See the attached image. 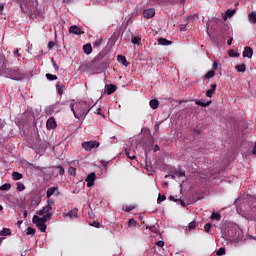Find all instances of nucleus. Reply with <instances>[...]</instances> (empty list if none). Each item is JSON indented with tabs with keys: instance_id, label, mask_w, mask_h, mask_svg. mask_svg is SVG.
<instances>
[{
	"instance_id": "1",
	"label": "nucleus",
	"mask_w": 256,
	"mask_h": 256,
	"mask_svg": "<svg viewBox=\"0 0 256 256\" xmlns=\"http://www.w3.org/2000/svg\"><path fill=\"white\" fill-rule=\"evenodd\" d=\"M71 111H73L76 119H85L89 114V111H91V104L87 101H80L71 105Z\"/></svg>"
},
{
	"instance_id": "2",
	"label": "nucleus",
	"mask_w": 256,
	"mask_h": 256,
	"mask_svg": "<svg viewBox=\"0 0 256 256\" xmlns=\"http://www.w3.org/2000/svg\"><path fill=\"white\" fill-rule=\"evenodd\" d=\"M99 141L91 140L88 142H83L82 143V149H85V151H93V149H99Z\"/></svg>"
},
{
	"instance_id": "3",
	"label": "nucleus",
	"mask_w": 256,
	"mask_h": 256,
	"mask_svg": "<svg viewBox=\"0 0 256 256\" xmlns=\"http://www.w3.org/2000/svg\"><path fill=\"white\" fill-rule=\"evenodd\" d=\"M8 75H10L11 78L15 79L16 81L23 79V73H21L19 68H10L8 70Z\"/></svg>"
},
{
	"instance_id": "4",
	"label": "nucleus",
	"mask_w": 256,
	"mask_h": 256,
	"mask_svg": "<svg viewBox=\"0 0 256 256\" xmlns=\"http://www.w3.org/2000/svg\"><path fill=\"white\" fill-rule=\"evenodd\" d=\"M239 233L240 231L238 227L229 228L227 231L229 239H232L233 241H237V239H239Z\"/></svg>"
},
{
	"instance_id": "5",
	"label": "nucleus",
	"mask_w": 256,
	"mask_h": 256,
	"mask_svg": "<svg viewBox=\"0 0 256 256\" xmlns=\"http://www.w3.org/2000/svg\"><path fill=\"white\" fill-rule=\"evenodd\" d=\"M96 179H97V175L95 174V172H91L90 174H88L85 180L87 183V187H93V185H95Z\"/></svg>"
},
{
	"instance_id": "6",
	"label": "nucleus",
	"mask_w": 256,
	"mask_h": 256,
	"mask_svg": "<svg viewBox=\"0 0 256 256\" xmlns=\"http://www.w3.org/2000/svg\"><path fill=\"white\" fill-rule=\"evenodd\" d=\"M69 33H71L72 35H83L85 32L81 27L73 25L69 27Z\"/></svg>"
},
{
	"instance_id": "7",
	"label": "nucleus",
	"mask_w": 256,
	"mask_h": 256,
	"mask_svg": "<svg viewBox=\"0 0 256 256\" xmlns=\"http://www.w3.org/2000/svg\"><path fill=\"white\" fill-rule=\"evenodd\" d=\"M59 196V188L58 187H51L48 188L47 192H46V197L47 199H50L51 196Z\"/></svg>"
},
{
	"instance_id": "8",
	"label": "nucleus",
	"mask_w": 256,
	"mask_h": 256,
	"mask_svg": "<svg viewBox=\"0 0 256 256\" xmlns=\"http://www.w3.org/2000/svg\"><path fill=\"white\" fill-rule=\"evenodd\" d=\"M143 17H145V19H153V17H155L154 8H148V9L144 10Z\"/></svg>"
},
{
	"instance_id": "9",
	"label": "nucleus",
	"mask_w": 256,
	"mask_h": 256,
	"mask_svg": "<svg viewBox=\"0 0 256 256\" xmlns=\"http://www.w3.org/2000/svg\"><path fill=\"white\" fill-rule=\"evenodd\" d=\"M46 127L49 131H51V129H55L57 127V122L55 121V118H49L46 122Z\"/></svg>"
},
{
	"instance_id": "10",
	"label": "nucleus",
	"mask_w": 256,
	"mask_h": 256,
	"mask_svg": "<svg viewBox=\"0 0 256 256\" xmlns=\"http://www.w3.org/2000/svg\"><path fill=\"white\" fill-rule=\"evenodd\" d=\"M77 213H79V209L73 208L68 213L64 214V217H69L70 219H77Z\"/></svg>"
},
{
	"instance_id": "11",
	"label": "nucleus",
	"mask_w": 256,
	"mask_h": 256,
	"mask_svg": "<svg viewBox=\"0 0 256 256\" xmlns=\"http://www.w3.org/2000/svg\"><path fill=\"white\" fill-rule=\"evenodd\" d=\"M243 57H247L248 59H251V57H253V48L246 46L243 51Z\"/></svg>"
},
{
	"instance_id": "12",
	"label": "nucleus",
	"mask_w": 256,
	"mask_h": 256,
	"mask_svg": "<svg viewBox=\"0 0 256 256\" xmlns=\"http://www.w3.org/2000/svg\"><path fill=\"white\" fill-rule=\"evenodd\" d=\"M117 91V86L115 84H109L106 86L107 95H113Z\"/></svg>"
},
{
	"instance_id": "13",
	"label": "nucleus",
	"mask_w": 256,
	"mask_h": 256,
	"mask_svg": "<svg viewBox=\"0 0 256 256\" xmlns=\"http://www.w3.org/2000/svg\"><path fill=\"white\" fill-rule=\"evenodd\" d=\"M47 222V218L45 216L43 217H39L37 215H34L32 218V223H46Z\"/></svg>"
},
{
	"instance_id": "14",
	"label": "nucleus",
	"mask_w": 256,
	"mask_h": 256,
	"mask_svg": "<svg viewBox=\"0 0 256 256\" xmlns=\"http://www.w3.org/2000/svg\"><path fill=\"white\" fill-rule=\"evenodd\" d=\"M34 225H36L37 229L41 231L42 233H45L47 231V224L42 222H33Z\"/></svg>"
},
{
	"instance_id": "15",
	"label": "nucleus",
	"mask_w": 256,
	"mask_h": 256,
	"mask_svg": "<svg viewBox=\"0 0 256 256\" xmlns=\"http://www.w3.org/2000/svg\"><path fill=\"white\" fill-rule=\"evenodd\" d=\"M83 51H84V53H85L86 55H91V53H93V46H91L90 43L85 44V45L83 46Z\"/></svg>"
},
{
	"instance_id": "16",
	"label": "nucleus",
	"mask_w": 256,
	"mask_h": 256,
	"mask_svg": "<svg viewBox=\"0 0 256 256\" xmlns=\"http://www.w3.org/2000/svg\"><path fill=\"white\" fill-rule=\"evenodd\" d=\"M238 73H245L247 71V66L245 64H238L235 66Z\"/></svg>"
},
{
	"instance_id": "17",
	"label": "nucleus",
	"mask_w": 256,
	"mask_h": 256,
	"mask_svg": "<svg viewBox=\"0 0 256 256\" xmlns=\"http://www.w3.org/2000/svg\"><path fill=\"white\" fill-rule=\"evenodd\" d=\"M172 44H173V42L167 40L166 38H160V39H158V45L169 46V45H172Z\"/></svg>"
},
{
	"instance_id": "18",
	"label": "nucleus",
	"mask_w": 256,
	"mask_h": 256,
	"mask_svg": "<svg viewBox=\"0 0 256 256\" xmlns=\"http://www.w3.org/2000/svg\"><path fill=\"white\" fill-rule=\"evenodd\" d=\"M117 59L119 63H122V65H124V67H127V65H129V63H127V58L125 56L118 55Z\"/></svg>"
},
{
	"instance_id": "19",
	"label": "nucleus",
	"mask_w": 256,
	"mask_h": 256,
	"mask_svg": "<svg viewBox=\"0 0 256 256\" xmlns=\"http://www.w3.org/2000/svg\"><path fill=\"white\" fill-rule=\"evenodd\" d=\"M150 107H151V109H158L159 108V100H157V99L150 100Z\"/></svg>"
},
{
	"instance_id": "20",
	"label": "nucleus",
	"mask_w": 256,
	"mask_h": 256,
	"mask_svg": "<svg viewBox=\"0 0 256 256\" xmlns=\"http://www.w3.org/2000/svg\"><path fill=\"white\" fill-rule=\"evenodd\" d=\"M7 235H11V229L9 228H3L0 231V237H7Z\"/></svg>"
},
{
	"instance_id": "21",
	"label": "nucleus",
	"mask_w": 256,
	"mask_h": 256,
	"mask_svg": "<svg viewBox=\"0 0 256 256\" xmlns=\"http://www.w3.org/2000/svg\"><path fill=\"white\" fill-rule=\"evenodd\" d=\"M12 179L14 181H19V180L23 179V174H21L19 172H13L12 173Z\"/></svg>"
},
{
	"instance_id": "22",
	"label": "nucleus",
	"mask_w": 256,
	"mask_h": 256,
	"mask_svg": "<svg viewBox=\"0 0 256 256\" xmlns=\"http://www.w3.org/2000/svg\"><path fill=\"white\" fill-rule=\"evenodd\" d=\"M196 105H199V107H209V105H211V101L203 102L201 100H197Z\"/></svg>"
},
{
	"instance_id": "23",
	"label": "nucleus",
	"mask_w": 256,
	"mask_h": 256,
	"mask_svg": "<svg viewBox=\"0 0 256 256\" xmlns=\"http://www.w3.org/2000/svg\"><path fill=\"white\" fill-rule=\"evenodd\" d=\"M125 155L126 157H128V159H131V161L137 159V157L135 156V154H131V152H129V149H125Z\"/></svg>"
},
{
	"instance_id": "24",
	"label": "nucleus",
	"mask_w": 256,
	"mask_h": 256,
	"mask_svg": "<svg viewBox=\"0 0 256 256\" xmlns=\"http://www.w3.org/2000/svg\"><path fill=\"white\" fill-rule=\"evenodd\" d=\"M211 219L214 221H221V214L217 212H213L211 215Z\"/></svg>"
},
{
	"instance_id": "25",
	"label": "nucleus",
	"mask_w": 256,
	"mask_h": 256,
	"mask_svg": "<svg viewBox=\"0 0 256 256\" xmlns=\"http://www.w3.org/2000/svg\"><path fill=\"white\" fill-rule=\"evenodd\" d=\"M250 23H256V13L251 12L248 16Z\"/></svg>"
},
{
	"instance_id": "26",
	"label": "nucleus",
	"mask_w": 256,
	"mask_h": 256,
	"mask_svg": "<svg viewBox=\"0 0 256 256\" xmlns=\"http://www.w3.org/2000/svg\"><path fill=\"white\" fill-rule=\"evenodd\" d=\"M9 189H11L10 183H5L2 186H0V191H9Z\"/></svg>"
},
{
	"instance_id": "27",
	"label": "nucleus",
	"mask_w": 256,
	"mask_h": 256,
	"mask_svg": "<svg viewBox=\"0 0 256 256\" xmlns=\"http://www.w3.org/2000/svg\"><path fill=\"white\" fill-rule=\"evenodd\" d=\"M37 230H35V228L33 227H28L27 231H26V235H35Z\"/></svg>"
},
{
	"instance_id": "28",
	"label": "nucleus",
	"mask_w": 256,
	"mask_h": 256,
	"mask_svg": "<svg viewBox=\"0 0 256 256\" xmlns=\"http://www.w3.org/2000/svg\"><path fill=\"white\" fill-rule=\"evenodd\" d=\"M123 211H125L126 213H129L130 211H133V209H135V206H129V205H125L123 206Z\"/></svg>"
},
{
	"instance_id": "29",
	"label": "nucleus",
	"mask_w": 256,
	"mask_h": 256,
	"mask_svg": "<svg viewBox=\"0 0 256 256\" xmlns=\"http://www.w3.org/2000/svg\"><path fill=\"white\" fill-rule=\"evenodd\" d=\"M46 78L48 79V81H57V75H53V74H46Z\"/></svg>"
},
{
	"instance_id": "30",
	"label": "nucleus",
	"mask_w": 256,
	"mask_h": 256,
	"mask_svg": "<svg viewBox=\"0 0 256 256\" xmlns=\"http://www.w3.org/2000/svg\"><path fill=\"white\" fill-rule=\"evenodd\" d=\"M56 89H57V92H58L59 95H63V89H64L63 85L56 84Z\"/></svg>"
},
{
	"instance_id": "31",
	"label": "nucleus",
	"mask_w": 256,
	"mask_h": 256,
	"mask_svg": "<svg viewBox=\"0 0 256 256\" xmlns=\"http://www.w3.org/2000/svg\"><path fill=\"white\" fill-rule=\"evenodd\" d=\"M17 191H25V184L21 182H17Z\"/></svg>"
},
{
	"instance_id": "32",
	"label": "nucleus",
	"mask_w": 256,
	"mask_h": 256,
	"mask_svg": "<svg viewBox=\"0 0 256 256\" xmlns=\"http://www.w3.org/2000/svg\"><path fill=\"white\" fill-rule=\"evenodd\" d=\"M131 43H133V45H139V43H141V38L132 37Z\"/></svg>"
},
{
	"instance_id": "33",
	"label": "nucleus",
	"mask_w": 256,
	"mask_h": 256,
	"mask_svg": "<svg viewBox=\"0 0 256 256\" xmlns=\"http://www.w3.org/2000/svg\"><path fill=\"white\" fill-rule=\"evenodd\" d=\"M197 227V223L195 221H192L188 224V228L190 231H193Z\"/></svg>"
},
{
	"instance_id": "34",
	"label": "nucleus",
	"mask_w": 256,
	"mask_h": 256,
	"mask_svg": "<svg viewBox=\"0 0 256 256\" xmlns=\"http://www.w3.org/2000/svg\"><path fill=\"white\" fill-rule=\"evenodd\" d=\"M128 226H130V227H137V221H135V219L131 218L128 221Z\"/></svg>"
},
{
	"instance_id": "35",
	"label": "nucleus",
	"mask_w": 256,
	"mask_h": 256,
	"mask_svg": "<svg viewBox=\"0 0 256 256\" xmlns=\"http://www.w3.org/2000/svg\"><path fill=\"white\" fill-rule=\"evenodd\" d=\"M206 79H211L213 77H215V72L213 70H210L206 75H205Z\"/></svg>"
},
{
	"instance_id": "36",
	"label": "nucleus",
	"mask_w": 256,
	"mask_h": 256,
	"mask_svg": "<svg viewBox=\"0 0 256 256\" xmlns=\"http://www.w3.org/2000/svg\"><path fill=\"white\" fill-rule=\"evenodd\" d=\"M225 248H223V247H221V248H219L218 249V251L216 252V255H218V256H223V255H225Z\"/></svg>"
},
{
	"instance_id": "37",
	"label": "nucleus",
	"mask_w": 256,
	"mask_h": 256,
	"mask_svg": "<svg viewBox=\"0 0 256 256\" xmlns=\"http://www.w3.org/2000/svg\"><path fill=\"white\" fill-rule=\"evenodd\" d=\"M146 229H150V231H152V233H159V229H157L156 226H147Z\"/></svg>"
},
{
	"instance_id": "38",
	"label": "nucleus",
	"mask_w": 256,
	"mask_h": 256,
	"mask_svg": "<svg viewBox=\"0 0 256 256\" xmlns=\"http://www.w3.org/2000/svg\"><path fill=\"white\" fill-rule=\"evenodd\" d=\"M68 173L69 175H75L77 173V169L75 167H69Z\"/></svg>"
},
{
	"instance_id": "39",
	"label": "nucleus",
	"mask_w": 256,
	"mask_h": 256,
	"mask_svg": "<svg viewBox=\"0 0 256 256\" xmlns=\"http://www.w3.org/2000/svg\"><path fill=\"white\" fill-rule=\"evenodd\" d=\"M57 169H58L59 175L61 176L65 175V169L63 168V166H57Z\"/></svg>"
},
{
	"instance_id": "40",
	"label": "nucleus",
	"mask_w": 256,
	"mask_h": 256,
	"mask_svg": "<svg viewBox=\"0 0 256 256\" xmlns=\"http://www.w3.org/2000/svg\"><path fill=\"white\" fill-rule=\"evenodd\" d=\"M226 13H227L228 17H233V15H235V13H237V11L236 10L228 9L226 11Z\"/></svg>"
},
{
	"instance_id": "41",
	"label": "nucleus",
	"mask_w": 256,
	"mask_h": 256,
	"mask_svg": "<svg viewBox=\"0 0 256 256\" xmlns=\"http://www.w3.org/2000/svg\"><path fill=\"white\" fill-rule=\"evenodd\" d=\"M44 213H51V210L53 209V206H45L42 208Z\"/></svg>"
},
{
	"instance_id": "42",
	"label": "nucleus",
	"mask_w": 256,
	"mask_h": 256,
	"mask_svg": "<svg viewBox=\"0 0 256 256\" xmlns=\"http://www.w3.org/2000/svg\"><path fill=\"white\" fill-rule=\"evenodd\" d=\"M165 199H167V197H165V195L159 194L157 202L158 203H162V201H165Z\"/></svg>"
},
{
	"instance_id": "43",
	"label": "nucleus",
	"mask_w": 256,
	"mask_h": 256,
	"mask_svg": "<svg viewBox=\"0 0 256 256\" xmlns=\"http://www.w3.org/2000/svg\"><path fill=\"white\" fill-rule=\"evenodd\" d=\"M229 56H230V57H239V53H237V52H235V51H233V50H230V51H229Z\"/></svg>"
},
{
	"instance_id": "44",
	"label": "nucleus",
	"mask_w": 256,
	"mask_h": 256,
	"mask_svg": "<svg viewBox=\"0 0 256 256\" xmlns=\"http://www.w3.org/2000/svg\"><path fill=\"white\" fill-rule=\"evenodd\" d=\"M204 229H205V232H206V233H209V231H211V224H210V223L206 224V225L204 226Z\"/></svg>"
},
{
	"instance_id": "45",
	"label": "nucleus",
	"mask_w": 256,
	"mask_h": 256,
	"mask_svg": "<svg viewBox=\"0 0 256 256\" xmlns=\"http://www.w3.org/2000/svg\"><path fill=\"white\" fill-rule=\"evenodd\" d=\"M52 205H55V201L53 199H48L47 200V206L52 207Z\"/></svg>"
},
{
	"instance_id": "46",
	"label": "nucleus",
	"mask_w": 256,
	"mask_h": 256,
	"mask_svg": "<svg viewBox=\"0 0 256 256\" xmlns=\"http://www.w3.org/2000/svg\"><path fill=\"white\" fill-rule=\"evenodd\" d=\"M215 92H212V90L211 89H209V90H207L206 91V97H213V94H214Z\"/></svg>"
},
{
	"instance_id": "47",
	"label": "nucleus",
	"mask_w": 256,
	"mask_h": 256,
	"mask_svg": "<svg viewBox=\"0 0 256 256\" xmlns=\"http://www.w3.org/2000/svg\"><path fill=\"white\" fill-rule=\"evenodd\" d=\"M44 217L46 218L47 221H49V219H51V217H53V212L46 213V215H44Z\"/></svg>"
},
{
	"instance_id": "48",
	"label": "nucleus",
	"mask_w": 256,
	"mask_h": 256,
	"mask_svg": "<svg viewBox=\"0 0 256 256\" xmlns=\"http://www.w3.org/2000/svg\"><path fill=\"white\" fill-rule=\"evenodd\" d=\"M176 177H185V173L183 171H178L175 173Z\"/></svg>"
},
{
	"instance_id": "49",
	"label": "nucleus",
	"mask_w": 256,
	"mask_h": 256,
	"mask_svg": "<svg viewBox=\"0 0 256 256\" xmlns=\"http://www.w3.org/2000/svg\"><path fill=\"white\" fill-rule=\"evenodd\" d=\"M53 47H55V42H53V41H50L49 43H48V49H53Z\"/></svg>"
},
{
	"instance_id": "50",
	"label": "nucleus",
	"mask_w": 256,
	"mask_h": 256,
	"mask_svg": "<svg viewBox=\"0 0 256 256\" xmlns=\"http://www.w3.org/2000/svg\"><path fill=\"white\" fill-rule=\"evenodd\" d=\"M217 89V84H211L210 91L215 93V90Z\"/></svg>"
},
{
	"instance_id": "51",
	"label": "nucleus",
	"mask_w": 256,
	"mask_h": 256,
	"mask_svg": "<svg viewBox=\"0 0 256 256\" xmlns=\"http://www.w3.org/2000/svg\"><path fill=\"white\" fill-rule=\"evenodd\" d=\"M157 246L158 247H164L165 246V242L160 240V241L157 242Z\"/></svg>"
},
{
	"instance_id": "52",
	"label": "nucleus",
	"mask_w": 256,
	"mask_h": 256,
	"mask_svg": "<svg viewBox=\"0 0 256 256\" xmlns=\"http://www.w3.org/2000/svg\"><path fill=\"white\" fill-rule=\"evenodd\" d=\"M180 31H187V25L185 24L180 25Z\"/></svg>"
},
{
	"instance_id": "53",
	"label": "nucleus",
	"mask_w": 256,
	"mask_h": 256,
	"mask_svg": "<svg viewBox=\"0 0 256 256\" xmlns=\"http://www.w3.org/2000/svg\"><path fill=\"white\" fill-rule=\"evenodd\" d=\"M92 227H96V229H99V227H101V224L99 222H94L92 224Z\"/></svg>"
},
{
	"instance_id": "54",
	"label": "nucleus",
	"mask_w": 256,
	"mask_h": 256,
	"mask_svg": "<svg viewBox=\"0 0 256 256\" xmlns=\"http://www.w3.org/2000/svg\"><path fill=\"white\" fill-rule=\"evenodd\" d=\"M212 71H217V62H214L212 65Z\"/></svg>"
},
{
	"instance_id": "55",
	"label": "nucleus",
	"mask_w": 256,
	"mask_h": 256,
	"mask_svg": "<svg viewBox=\"0 0 256 256\" xmlns=\"http://www.w3.org/2000/svg\"><path fill=\"white\" fill-rule=\"evenodd\" d=\"M101 41L102 40L100 39V40L94 42V47H99V45H101Z\"/></svg>"
},
{
	"instance_id": "56",
	"label": "nucleus",
	"mask_w": 256,
	"mask_h": 256,
	"mask_svg": "<svg viewBox=\"0 0 256 256\" xmlns=\"http://www.w3.org/2000/svg\"><path fill=\"white\" fill-rule=\"evenodd\" d=\"M36 213H37V215H40V216L45 215V211H43V209H42V210L37 211Z\"/></svg>"
},
{
	"instance_id": "57",
	"label": "nucleus",
	"mask_w": 256,
	"mask_h": 256,
	"mask_svg": "<svg viewBox=\"0 0 256 256\" xmlns=\"http://www.w3.org/2000/svg\"><path fill=\"white\" fill-rule=\"evenodd\" d=\"M53 67L56 71H59V66L57 65V63L53 62Z\"/></svg>"
},
{
	"instance_id": "58",
	"label": "nucleus",
	"mask_w": 256,
	"mask_h": 256,
	"mask_svg": "<svg viewBox=\"0 0 256 256\" xmlns=\"http://www.w3.org/2000/svg\"><path fill=\"white\" fill-rule=\"evenodd\" d=\"M14 55H15L16 57H21V54H19V50H15V51H14Z\"/></svg>"
},
{
	"instance_id": "59",
	"label": "nucleus",
	"mask_w": 256,
	"mask_h": 256,
	"mask_svg": "<svg viewBox=\"0 0 256 256\" xmlns=\"http://www.w3.org/2000/svg\"><path fill=\"white\" fill-rule=\"evenodd\" d=\"M232 44H233V38L228 39L227 45H232Z\"/></svg>"
},
{
	"instance_id": "60",
	"label": "nucleus",
	"mask_w": 256,
	"mask_h": 256,
	"mask_svg": "<svg viewBox=\"0 0 256 256\" xmlns=\"http://www.w3.org/2000/svg\"><path fill=\"white\" fill-rule=\"evenodd\" d=\"M170 201H179L178 199H175V196H169Z\"/></svg>"
},
{
	"instance_id": "61",
	"label": "nucleus",
	"mask_w": 256,
	"mask_h": 256,
	"mask_svg": "<svg viewBox=\"0 0 256 256\" xmlns=\"http://www.w3.org/2000/svg\"><path fill=\"white\" fill-rule=\"evenodd\" d=\"M252 155H256V142H255L254 148L252 150Z\"/></svg>"
},
{
	"instance_id": "62",
	"label": "nucleus",
	"mask_w": 256,
	"mask_h": 256,
	"mask_svg": "<svg viewBox=\"0 0 256 256\" xmlns=\"http://www.w3.org/2000/svg\"><path fill=\"white\" fill-rule=\"evenodd\" d=\"M180 205H182V207H187V204H185V201L180 200Z\"/></svg>"
},
{
	"instance_id": "63",
	"label": "nucleus",
	"mask_w": 256,
	"mask_h": 256,
	"mask_svg": "<svg viewBox=\"0 0 256 256\" xmlns=\"http://www.w3.org/2000/svg\"><path fill=\"white\" fill-rule=\"evenodd\" d=\"M5 9V4H0V11H3Z\"/></svg>"
},
{
	"instance_id": "64",
	"label": "nucleus",
	"mask_w": 256,
	"mask_h": 256,
	"mask_svg": "<svg viewBox=\"0 0 256 256\" xmlns=\"http://www.w3.org/2000/svg\"><path fill=\"white\" fill-rule=\"evenodd\" d=\"M97 115H101V108H98Z\"/></svg>"
}]
</instances>
